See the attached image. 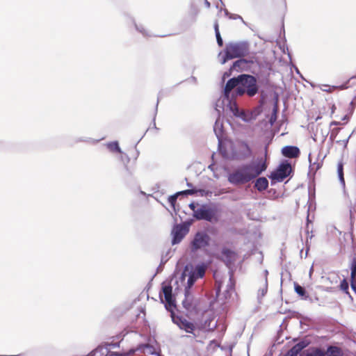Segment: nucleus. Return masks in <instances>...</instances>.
<instances>
[{"instance_id": "f3484780", "label": "nucleus", "mask_w": 356, "mask_h": 356, "mask_svg": "<svg viewBox=\"0 0 356 356\" xmlns=\"http://www.w3.org/2000/svg\"><path fill=\"white\" fill-rule=\"evenodd\" d=\"M268 186V181L266 177L258 178L254 184V187L259 191H263L266 190Z\"/></svg>"}, {"instance_id": "ea45409f", "label": "nucleus", "mask_w": 356, "mask_h": 356, "mask_svg": "<svg viewBox=\"0 0 356 356\" xmlns=\"http://www.w3.org/2000/svg\"><path fill=\"white\" fill-rule=\"evenodd\" d=\"M189 207L190 209L193 211V216L195 214V211H197V208H196V206L195 205L194 203H191L189 204Z\"/></svg>"}, {"instance_id": "1a4fd4ad", "label": "nucleus", "mask_w": 356, "mask_h": 356, "mask_svg": "<svg viewBox=\"0 0 356 356\" xmlns=\"http://www.w3.org/2000/svg\"><path fill=\"white\" fill-rule=\"evenodd\" d=\"M218 258L225 264L229 270H232L236 261L237 254L227 248H223L221 250V256Z\"/></svg>"}, {"instance_id": "473e14b6", "label": "nucleus", "mask_w": 356, "mask_h": 356, "mask_svg": "<svg viewBox=\"0 0 356 356\" xmlns=\"http://www.w3.org/2000/svg\"><path fill=\"white\" fill-rule=\"evenodd\" d=\"M277 120V108L275 107L273 109V112L270 116V122L273 124Z\"/></svg>"}, {"instance_id": "4468645a", "label": "nucleus", "mask_w": 356, "mask_h": 356, "mask_svg": "<svg viewBox=\"0 0 356 356\" xmlns=\"http://www.w3.org/2000/svg\"><path fill=\"white\" fill-rule=\"evenodd\" d=\"M186 234L185 229L182 225H177L172 230V240L173 245L177 244L181 241Z\"/></svg>"}, {"instance_id": "ddd939ff", "label": "nucleus", "mask_w": 356, "mask_h": 356, "mask_svg": "<svg viewBox=\"0 0 356 356\" xmlns=\"http://www.w3.org/2000/svg\"><path fill=\"white\" fill-rule=\"evenodd\" d=\"M252 154V152L248 144L242 142L238 146V156L241 159H246L250 158Z\"/></svg>"}, {"instance_id": "79ce46f5", "label": "nucleus", "mask_w": 356, "mask_h": 356, "mask_svg": "<svg viewBox=\"0 0 356 356\" xmlns=\"http://www.w3.org/2000/svg\"><path fill=\"white\" fill-rule=\"evenodd\" d=\"M186 276V270H185L181 276V281H184L185 280Z\"/></svg>"}, {"instance_id": "a878e982", "label": "nucleus", "mask_w": 356, "mask_h": 356, "mask_svg": "<svg viewBox=\"0 0 356 356\" xmlns=\"http://www.w3.org/2000/svg\"><path fill=\"white\" fill-rule=\"evenodd\" d=\"M295 291L302 298L306 299L308 296H306V291L304 287L295 283L294 284Z\"/></svg>"}, {"instance_id": "a18cd8bd", "label": "nucleus", "mask_w": 356, "mask_h": 356, "mask_svg": "<svg viewBox=\"0 0 356 356\" xmlns=\"http://www.w3.org/2000/svg\"><path fill=\"white\" fill-rule=\"evenodd\" d=\"M324 87L325 88L323 89L324 91H330V86L325 85Z\"/></svg>"}, {"instance_id": "f03ea898", "label": "nucleus", "mask_w": 356, "mask_h": 356, "mask_svg": "<svg viewBox=\"0 0 356 356\" xmlns=\"http://www.w3.org/2000/svg\"><path fill=\"white\" fill-rule=\"evenodd\" d=\"M248 52L249 44L247 42H230L227 44L224 52L218 54V58L223 65L228 60L245 56Z\"/></svg>"}, {"instance_id": "de8ad7c7", "label": "nucleus", "mask_w": 356, "mask_h": 356, "mask_svg": "<svg viewBox=\"0 0 356 356\" xmlns=\"http://www.w3.org/2000/svg\"><path fill=\"white\" fill-rule=\"evenodd\" d=\"M298 355L299 356H305L303 352H300Z\"/></svg>"}, {"instance_id": "37998d69", "label": "nucleus", "mask_w": 356, "mask_h": 356, "mask_svg": "<svg viewBox=\"0 0 356 356\" xmlns=\"http://www.w3.org/2000/svg\"><path fill=\"white\" fill-rule=\"evenodd\" d=\"M204 4L207 8H210L211 6L210 2L208 0L204 1Z\"/></svg>"}, {"instance_id": "0eeeda50", "label": "nucleus", "mask_w": 356, "mask_h": 356, "mask_svg": "<svg viewBox=\"0 0 356 356\" xmlns=\"http://www.w3.org/2000/svg\"><path fill=\"white\" fill-rule=\"evenodd\" d=\"M291 172V166L288 162L282 163L277 170L271 173L270 178L272 180L282 181Z\"/></svg>"}, {"instance_id": "c85d7f7f", "label": "nucleus", "mask_w": 356, "mask_h": 356, "mask_svg": "<svg viewBox=\"0 0 356 356\" xmlns=\"http://www.w3.org/2000/svg\"><path fill=\"white\" fill-rule=\"evenodd\" d=\"M224 12H225V15L227 16L229 19H241L243 23L245 24V22H244V20H243V19L242 18L241 16H240V15H238L237 14L229 13L227 9H225Z\"/></svg>"}, {"instance_id": "7c9ffc66", "label": "nucleus", "mask_w": 356, "mask_h": 356, "mask_svg": "<svg viewBox=\"0 0 356 356\" xmlns=\"http://www.w3.org/2000/svg\"><path fill=\"white\" fill-rule=\"evenodd\" d=\"M181 195V193L178 192L176 194L173 195H170L168 197V202L170 204V205L175 208V203L177 202V197Z\"/></svg>"}, {"instance_id": "c9c22d12", "label": "nucleus", "mask_w": 356, "mask_h": 356, "mask_svg": "<svg viewBox=\"0 0 356 356\" xmlns=\"http://www.w3.org/2000/svg\"><path fill=\"white\" fill-rule=\"evenodd\" d=\"M189 296H190V293L187 296H186V299L184 300H183V302H182L183 306L186 309H188L191 306L190 302L188 301V298Z\"/></svg>"}, {"instance_id": "dca6fc26", "label": "nucleus", "mask_w": 356, "mask_h": 356, "mask_svg": "<svg viewBox=\"0 0 356 356\" xmlns=\"http://www.w3.org/2000/svg\"><path fill=\"white\" fill-rule=\"evenodd\" d=\"M87 356H113L107 346H99Z\"/></svg>"}, {"instance_id": "58836bf2", "label": "nucleus", "mask_w": 356, "mask_h": 356, "mask_svg": "<svg viewBox=\"0 0 356 356\" xmlns=\"http://www.w3.org/2000/svg\"><path fill=\"white\" fill-rule=\"evenodd\" d=\"M267 292V282H265V286L263 289L259 290V293L262 296H264Z\"/></svg>"}, {"instance_id": "6ab92c4d", "label": "nucleus", "mask_w": 356, "mask_h": 356, "mask_svg": "<svg viewBox=\"0 0 356 356\" xmlns=\"http://www.w3.org/2000/svg\"><path fill=\"white\" fill-rule=\"evenodd\" d=\"M197 278L191 272L188 274V277L187 280V286L185 287V296H187L190 291V289L194 284Z\"/></svg>"}, {"instance_id": "49530a36", "label": "nucleus", "mask_w": 356, "mask_h": 356, "mask_svg": "<svg viewBox=\"0 0 356 356\" xmlns=\"http://www.w3.org/2000/svg\"><path fill=\"white\" fill-rule=\"evenodd\" d=\"M229 76V74L227 73V72H225L223 75V78H225L226 76Z\"/></svg>"}, {"instance_id": "2eb2a0df", "label": "nucleus", "mask_w": 356, "mask_h": 356, "mask_svg": "<svg viewBox=\"0 0 356 356\" xmlns=\"http://www.w3.org/2000/svg\"><path fill=\"white\" fill-rule=\"evenodd\" d=\"M282 154L288 158H296L300 154V150L295 146H285L282 149Z\"/></svg>"}, {"instance_id": "20e7f679", "label": "nucleus", "mask_w": 356, "mask_h": 356, "mask_svg": "<svg viewBox=\"0 0 356 356\" xmlns=\"http://www.w3.org/2000/svg\"><path fill=\"white\" fill-rule=\"evenodd\" d=\"M194 218L211 222H217L220 218V210L216 204H203L195 211Z\"/></svg>"}, {"instance_id": "a211bd4d", "label": "nucleus", "mask_w": 356, "mask_h": 356, "mask_svg": "<svg viewBox=\"0 0 356 356\" xmlns=\"http://www.w3.org/2000/svg\"><path fill=\"white\" fill-rule=\"evenodd\" d=\"M305 356H325V353L318 348H309L303 351Z\"/></svg>"}, {"instance_id": "5701e85b", "label": "nucleus", "mask_w": 356, "mask_h": 356, "mask_svg": "<svg viewBox=\"0 0 356 356\" xmlns=\"http://www.w3.org/2000/svg\"><path fill=\"white\" fill-rule=\"evenodd\" d=\"M245 93H246L245 89L243 88L241 85H238L235 90H234L232 92L230 97L232 99H233L235 97L242 96Z\"/></svg>"}, {"instance_id": "4be33fe9", "label": "nucleus", "mask_w": 356, "mask_h": 356, "mask_svg": "<svg viewBox=\"0 0 356 356\" xmlns=\"http://www.w3.org/2000/svg\"><path fill=\"white\" fill-rule=\"evenodd\" d=\"M213 131H214L217 138H220V137L222 136V124L220 122L219 118L216 120L215 124L213 126Z\"/></svg>"}, {"instance_id": "a19ab883", "label": "nucleus", "mask_w": 356, "mask_h": 356, "mask_svg": "<svg viewBox=\"0 0 356 356\" xmlns=\"http://www.w3.org/2000/svg\"><path fill=\"white\" fill-rule=\"evenodd\" d=\"M353 280H352L351 287L353 290L356 293V284L354 283Z\"/></svg>"}, {"instance_id": "412c9836", "label": "nucleus", "mask_w": 356, "mask_h": 356, "mask_svg": "<svg viewBox=\"0 0 356 356\" xmlns=\"http://www.w3.org/2000/svg\"><path fill=\"white\" fill-rule=\"evenodd\" d=\"M326 354L328 356H342V350L339 347L331 346L327 348Z\"/></svg>"}, {"instance_id": "cd10ccee", "label": "nucleus", "mask_w": 356, "mask_h": 356, "mask_svg": "<svg viewBox=\"0 0 356 356\" xmlns=\"http://www.w3.org/2000/svg\"><path fill=\"white\" fill-rule=\"evenodd\" d=\"M214 29H215V33H216V40H217V43L220 46V47H222L223 45V41H222V39L220 36V32H219V29H218V24L217 22L215 23L214 24Z\"/></svg>"}, {"instance_id": "6e6552de", "label": "nucleus", "mask_w": 356, "mask_h": 356, "mask_svg": "<svg viewBox=\"0 0 356 356\" xmlns=\"http://www.w3.org/2000/svg\"><path fill=\"white\" fill-rule=\"evenodd\" d=\"M172 321L176 324L179 329L184 330L187 333H193L195 329V325L186 320L185 318L179 316H176L174 313L171 314Z\"/></svg>"}, {"instance_id": "bb28decb", "label": "nucleus", "mask_w": 356, "mask_h": 356, "mask_svg": "<svg viewBox=\"0 0 356 356\" xmlns=\"http://www.w3.org/2000/svg\"><path fill=\"white\" fill-rule=\"evenodd\" d=\"M337 172L338 177L340 181V183L343 186H345V180L343 177V165L342 163H339L337 165Z\"/></svg>"}, {"instance_id": "b1692460", "label": "nucleus", "mask_w": 356, "mask_h": 356, "mask_svg": "<svg viewBox=\"0 0 356 356\" xmlns=\"http://www.w3.org/2000/svg\"><path fill=\"white\" fill-rule=\"evenodd\" d=\"M106 147L112 152H119L122 153L121 149L119 147L118 143L117 141L108 143L106 144Z\"/></svg>"}, {"instance_id": "e433bc0d", "label": "nucleus", "mask_w": 356, "mask_h": 356, "mask_svg": "<svg viewBox=\"0 0 356 356\" xmlns=\"http://www.w3.org/2000/svg\"><path fill=\"white\" fill-rule=\"evenodd\" d=\"M339 131V128L333 129L330 134V139L333 140L334 138H336Z\"/></svg>"}, {"instance_id": "c03bdc74", "label": "nucleus", "mask_w": 356, "mask_h": 356, "mask_svg": "<svg viewBox=\"0 0 356 356\" xmlns=\"http://www.w3.org/2000/svg\"><path fill=\"white\" fill-rule=\"evenodd\" d=\"M340 124L339 122H337V121H332L331 123H330V126H332V125H339Z\"/></svg>"}, {"instance_id": "8fccbe9b", "label": "nucleus", "mask_w": 356, "mask_h": 356, "mask_svg": "<svg viewBox=\"0 0 356 356\" xmlns=\"http://www.w3.org/2000/svg\"><path fill=\"white\" fill-rule=\"evenodd\" d=\"M230 274H232V272L230 271ZM232 275H230V278H229V281L232 282Z\"/></svg>"}, {"instance_id": "aec40b11", "label": "nucleus", "mask_w": 356, "mask_h": 356, "mask_svg": "<svg viewBox=\"0 0 356 356\" xmlns=\"http://www.w3.org/2000/svg\"><path fill=\"white\" fill-rule=\"evenodd\" d=\"M206 268L204 265H197L195 268L191 271L195 277L198 278H202L204 277L205 274Z\"/></svg>"}, {"instance_id": "09e8293b", "label": "nucleus", "mask_w": 356, "mask_h": 356, "mask_svg": "<svg viewBox=\"0 0 356 356\" xmlns=\"http://www.w3.org/2000/svg\"><path fill=\"white\" fill-rule=\"evenodd\" d=\"M90 141H92V142H93V143H96V142H97L98 140H93L92 139H90Z\"/></svg>"}, {"instance_id": "9d476101", "label": "nucleus", "mask_w": 356, "mask_h": 356, "mask_svg": "<svg viewBox=\"0 0 356 356\" xmlns=\"http://www.w3.org/2000/svg\"><path fill=\"white\" fill-rule=\"evenodd\" d=\"M310 342L307 339H303L295 344L284 356H298V355L309 345Z\"/></svg>"}, {"instance_id": "7ed1b4c3", "label": "nucleus", "mask_w": 356, "mask_h": 356, "mask_svg": "<svg viewBox=\"0 0 356 356\" xmlns=\"http://www.w3.org/2000/svg\"><path fill=\"white\" fill-rule=\"evenodd\" d=\"M226 97L223 94V96L218 99L215 105V110L220 115L223 111H230L234 116L241 118L243 120H245V113L243 111H240L236 102L228 97V99H225Z\"/></svg>"}, {"instance_id": "72a5a7b5", "label": "nucleus", "mask_w": 356, "mask_h": 356, "mask_svg": "<svg viewBox=\"0 0 356 356\" xmlns=\"http://www.w3.org/2000/svg\"><path fill=\"white\" fill-rule=\"evenodd\" d=\"M341 289L343 291H346L348 289V283L346 280H343L340 284Z\"/></svg>"}, {"instance_id": "39448f33", "label": "nucleus", "mask_w": 356, "mask_h": 356, "mask_svg": "<svg viewBox=\"0 0 356 356\" xmlns=\"http://www.w3.org/2000/svg\"><path fill=\"white\" fill-rule=\"evenodd\" d=\"M211 237L205 231H198L191 241V251L195 253L200 250H205L209 245Z\"/></svg>"}, {"instance_id": "393cba45", "label": "nucleus", "mask_w": 356, "mask_h": 356, "mask_svg": "<svg viewBox=\"0 0 356 356\" xmlns=\"http://www.w3.org/2000/svg\"><path fill=\"white\" fill-rule=\"evenodd\" d=\"M248 63V61L245 59H239L233 63L230 70H233L241 69L244 66L245 64H246Z\"/></svg>"}, {"instance_id": "f8f14e48", "label": "nucleus", "mask_w": 356, "mask_h": 356, "mask_svg": "<svg viewBox=\"0 0 356 356\" xmlns=\"http://www.w3.org/2000/svg\"><path fill=\"white\" fill-rule=\"evenodd\" d=\"M241 84V79H239V76L237 77H234L230 79L226 83L224 88V95H225L227 100L228 99V97H230L232 95V90L238 86V85Z\"/></svg>"}, {"instance_id": "2f4dec72", "label": "nucleus", "mask_w": 356, "mask_h": 356, "mask_svg": "<svg viewBox=\"0 0 356 356\" xmlns=\"http://www.w3.org/2000/svg\"><path fill=\"white\" fill-rule=\"evenodd\" d=\"M309 160L310 162L309 168L311 170H317L320 168L321 165L320 163L314 162V163H312L311 161V154L309 155Z\"/></svg>"}, {"instance_id": "4c0bfd02", "label": "nucleus", "mask_w": 356, "mask_h": 356, "mask_svg": "<svg viewBox=\"0 0 356 356\" xmlns=\"http://www.w3.org/2000/svg\"><path fill=\"white\" fill-rule=\"evenodd\" d=\"M136 29H137L139 32H140V33H141L144 36H147V35H148V34H147V31L145 30V29H144L143 27H142V26L139 27V26H138L137 25H136Z\"/></svg>"}, {"instance_id": "c756f323", "label": "nucleus", "mask_w": 356, "mask_h": 356, "mask_svg": "<svg viewBox=\"0 0 356 356\" xmlns=\"http://www.w3.org/2000/svg\"><path fill=\"white\" fill-rule=\"evenodd\" d=\"M350 270H351V280H355L356 277V259L354 258L352 260L350 264Z\"/></svg>"}, {"instance_id": "9b49d317", "label": "nucleus", "mask_w": 356, "mask_h": 356, "mask_svg": "<svg viewBox=\"0 0 356 356\" xmlns=\"http://www.w3.org/2000/svg\"><path fill=\"white\" fill-rule=\"evenodd\" d=\"M162 291L166 302L165 308L168 310L172 309V308L175 307V300H173L172 294V286L170 285L163 286Z\"/></svg>"}, {"instance_id": "423d86ee", "label": "nucleus", "mask_w": 356, "mask_h": 356, "mask_svg": "<svg viewBox=\"0 0 356 356\" xmlns=\"http://www.w3.org/2000/svg\"><path fill=\"white\" fill-rule=\"evenodd\" d=\"M241 84L245 89L246 94L249 97L254 96L258 92L257 79L254 76L248 74L239 75Z\"/></svg>"}, {"instance_id": "f257e3e1", "label": "nucleus", "mask_w": 356, "mask_h": 356, "mask_svg": "<svg viewBox=\"0 0 356 356\" xmlns=\"http://www.w3.org/2000/svg\"><path fill=\"white\" fill-rule=\"evenodd\" d=\"M267 168L266 160L258 158L256 161L238 166L228 175V181L234 185L246 184L254 179Z\"/></svg>"}, {"instance_id": "f704fd0d", "label": "nucleus", "mask_w": 356, "mask_h": 356, "mask_svg": "<svg viewBox=\"0 0 356 356\" xmlns=\"http://www.w3.org/2000/svg\"><path fill=\"white\" fill-rule=\"evenodd\" d=\"M181 195H193L195 193V191L193 189H188L183 191H180Z\"/></svg>"}, {"instance_id": "3c124183", "label": "nucleus", "mask_w": 356, "mask_h": 356, "mask_svg": "<svg viewBox=\"0 0 356 356\" xmlns=\"http://www.w3.org/2000/svg\"><path fill=\"white\" fill-rule=\"evenodd\" d=\"M187 186H189V187H191V186H192V184H190V183H188V184H187Z\"/></svg>"}]
</instances>
